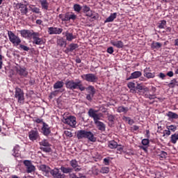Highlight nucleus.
<instances>
[{
	"instance_id": "9d476101",
	"label": "nucleus",
	"mask_w": 178,
	"mask_h": 178,
	"mask_svg": "<svg viewBox=\"0 0 178 178\" xmlns=\"http://www.w3.org/2000/svg\"><path fill=\"white\" fill-rule=\"evenodd\" d=\"M29 138L31 141H35V140H38L40 138V133H38V129L35 128L29 132Z\"/></svg>"
},
{
	"instance_id": "dca6fc26",
	"label": "nucleus",
	"mask_w": 178,
	"mask_h": 178,
	"mask_svg": "<svg viewBox=\"0 0 178 178\" xmlns=\"http://www.w3.org/2000/svg\"><path fill=\"white\" fill-rule=\"evenodd\" d=\"M42 131L44 136H49V134H51V128L47 123L43 122V125L42 127Z\"/></svg>"
},
{
	"instance_id": "c9c22d12",
	"label": "nucleus",
	"mask_w": 178,
	"mask_h": 178,
	"mask_svg": "<svg viewBox=\"0 0 178 178\" xmlns=\"http://www.w3.org/2000/svg\"><path fill=\"white\" fill-rule=\"evenodd\" d=\"M162 47V44L160 42H153L152 43V49H159V48Z\"/></svg>"
},
{
	"instance_id": "338daca9",
	"label": "nucleus",
	"mask_w": 178,
	"mask_h": 178,
	"mask_svg": "<svg viewBox=\"0 0 178 178\" xmlns=\"http://www.w3.org/2000/svg\"><path fill=\"white\" fill-rule=\"evenodd\" d=\"M35 122H36V123H44V122H42V119H41V118H37L35 120Z\"/></svg>"
},
{
	"instance_id": "774afa93",
	"label": "nucleus",
	"mask_w": 178,
	"mask_h": 178,
	"mask_svg": "<svg viewBox=\"0 0 178 178\" xmlns=\"http://www.w3.org/2000/svg\"><path fill=\"white\" fill-rule=\"evenodd\" d=\"M156 97H155V95H149V99H155Z\"/></svg>"
},
{
	"instance_id": "7c9ffc66",
	"label": "nucleus",
	"mask_w": 178,
	"mask_h": 178,
	"mask_svg": "<svg viewBox=\"0 0 178 178\" xmlns=\"http://www.w3.org/2000/svg\"><path fill=\"white\" fill-rule=\"evenodd\" d=\"M57 45H58L59 47H66L67 43H66V40H65V39H63V38L57 39Z\"/></svg>"
},
{
	"instance_id": "e433bc0d",
	"label": "nucleus",
	"mask_w": 178,
	"mask_h": 178,
	"mask_svg": "<svg viewBox=\"0 0 178 178\" xmlns=\"http://www.w3.org/2000/svg\"><path fill=\"white\" fill-rule=\"evenodd\" d=\"M178 140V134H174L171 136V143L172 144H176Z\"/></svg>"
},
{
	"instance_id": "052dcab7",
	"label": "nucleus",
	"mask_w": 178,
	"mask_h": 178,
	"mask_svg": "<svg viewBox=\"0 0 178 178\" xmlns=\"http://www.w3.org/2000/svg\"><path fill=\"white\" fill-rule=\"evenodd\" d=\"M159 77L160 79H162V80H163V79H165V77H166V75H165V74L161 72L159 74Z\"/></svg>"
},
{
	"instance_id": "4d7b16f0",
	"label": "nucleus",
	"mask_w": 178,
	"mask_h": 178,
	"mask_svg": "<svg viewBox=\"0 0 178 178\" xmlns=\"http://www.w3.org/2000/svg\"><path fill=\"white\" fill-rule=\"evenodd\" d=\"M32 12L33 13H40V8H37V7H33V9H32Z\"/></svg>"
},
{
	"instance_id": "b1692460",
	"label": "nucleus",
	"mask_w": 178,
	"mask_h": 178,
	"mask_svg": "<svg viewBox=\"0 0 178 178\" xmlns=\"http://www.w3.org/2000/svg\"><path fill=\"white\" fill-rule=\"evenodd\" d=\"M40 3L42 6V9H44V10H48L49 3H48L47 0H40Z\"/></svg>"
},
{
	"instance_id": "7ed1b4c3",
	"label": "nucleus",
	"mask_w": 178,
	"mask_h": 178,
	"mask_svg": "<svg viewBox=\"0 0 178 178\" xmlns=\"http://www.w3.org/2000/svg\"><path fill=\"white\" fill-rule=\"evenodd\" d=\"M66 88L69 90H80V91H84L86 90V87L83 86V83L81 80L76 79L70 80L65 83Z\"/></svg>"
},
{
	"instance_id": "393cba45",
	"label": "nucleus",
	"mask_w": 178,
	"mask_h": 178,
	"mask_svg": "<svg viewBox=\"0 0 178 178\" xmlns=\"http://www.w3.org/2000/svg\"><path fill=\"white\" fill-rule=\"evenodd\" d=\"M13 151V156H15L17 158L20 156V146L19 145H16L14 147Z\"/></svg>"
},
{
	"instance_id": "0eeeda50",
	"label": "nucleus",
	"mask_w": 178,
	"mask_h": 178,
	"mask_svg": "<svg viewBox=\"0 0 178 178\" xmlns=\"http://www.w3.org/2000/svg\"><path fill=\"white\" fill-rule=\"evenodd\" d=\"M15 97L17 98L19 104H24V92L20 88H15Z\"/></svg>"
},
{
	"instance_id": "72a5a7b5",
	"label": "nucleus",
	"mask_w": 178,
	"mask_h": 178,
	"mask_svg": "<svg viewBox=\"0 0 178 178\" xmlns=\"http://www.w3.org/2000/svg\"><path fill=\"white\" fill-rule=\"evenodd\" d=\"M108 147L111 149H113L115 148H118V143L115 142V140L108 142Z\"/></svg>"
},
{
	"instance_id": "09e8293b",
	"label": "nucleus",
	"mask_w": 178,
	"mask_h": 178,
	"mask_svg": "<svg viewBox=\"0 0 178 178\" xmlns=\"http://www.w3.org/2000/svg\"><path fill=\"white\" fill-rule=\"evenodd\" d=\"M91 10V9L90 8V7L87 6H83V13L87 14L88 11Z\"/></svg>"
},
{
	"instance_id": "f257e3e1",
	"label": "nucleus",
	"mask_w": 178,
	"mask_h": 178,
	"mask_svg": "<svg viewBox=\"0 0 178 178\" xmlns=\"http://www.w3.org/2000/svg\"><path fill=\"white\" fill-rule=\"evenodd\" d=\"M88 115L89 118H91L94 120V123L96 125L98 130L100 131H105V129H106V125L99 120L104 116V114L102 113H99L98 110H95L93 108H90Z\"/></svg>"
},
{
	"instance_id": "864d4df0",
	"label": "nucleus",
	"mask_w": 178,
	"mask_h": 178,
	"mask_svg": "<svg viewBox=\"0 0 178 178\" xmlns=\"http://www.w3.org/2000/svg\"><path fill=\"white\" fill-rule=\"evenodd\" d=\"M143 145H148L149 144V140L145 138L142 140Z\"/></svg>"
},
{
	"instance_id": "f3484780",
	"label": "nucleus",
	"mask_w": 178,
	"mask_h": 178,
	"mask_svg": "<svg viewBox=\"0 0 178 178\" xmlns=\"http://www.w3.org/2000/svg\"><path fill=\"white\" fill-rule=\"evenodd\" d=\"M63 35H65L67 41L72 42L73 40L76 39V35H73V33H70L69 31H67L63 33Z\"/></svg>"
},
{
	"instance_id": "20e7f679",
	"label": "nucleus",
	"mask_w": 178,
	"mask_h": 178,
	"mask_svg": "<svg viewBox=\"0 0 178 178\" xmlns=\"http://www.w3.org/2000/svg\"><path fill=\"white\" fill-rule=\"evenodd\" d=\"M8 36L10 42H12L13 45H16V47H17V45H20L22 40H20L19 36L16 35L13 32H12V31H8Z\"/></svg>"
},
{
	"instance_id": "bf43d9fd",
	"label": "nucleus",
	"mask_w": 178,
	"mask_h": 178,
	"mask_svg": "<svg viewBox=\"0 0 178 178\" xmlns=\"http://www.w3.org/2000/svg\"><path fill=\"white\" fill-rule=\"evenodd\" d=\"M108 54H113V47H110L107 49Z\"/></svg>"
},
{
	"instance_id": "ddd939ff",
	"label": "nucleus",
	"mask_w": 178,
	"mask_h": 178,
	"mask_svg": "<svg viewBox=\"0 0 178 178\" xmlns=\"http://www.w3.org/2000/svg\"><path fill=\"white\" fill-rule=\"evenodd\" d=\"M63 32V29L62 28H58V27L48 28V33L50 35H52L54 34L55 35L62 34Z\"/></svg>"
},
{
	"instance_id": "6e6d98bb",
	"label": "nucleus",
	"mask_w": 178,
	"mask_h": 178,
	"mask_svg": "<svg viewBox=\"0 0 178 178\" xmlns=\"http://www.w3.org/2000/svg\"><path fill=\"white\" fill-rule=\"evenodd\" d=\"M58 95V90H55L50 94V98H54V97H56Z\"/></svg>"
},
{
	"instance_id": "79ce46f5",
	"label": "nucleus",
	"mask_w": 178,
	"mask_h": 178,
	"mask_svg": "<svg viewBox=\"0 0 178 178\" xmlns=\"http://www.w3.org/2000/svg\"><path fill=\"white\" fill-rule=\"evenodd\" d=\"M19 48L23 51H26V52H29L30 51V47L24 44H19Z\"/></svg>"
},
{
	"instance_id": "a211bd4d",
	"label": "nucleus",
	"mask_w": 178,
	"mask_h": 178,
	"mask_svg": "<svg viewBox=\"0 0 178 178\" xmlns=\"http://www.w3.org/2000/svg\"><path fill=\"white\" fill-rule=\"evenodd\" d=\"M111 44H113V47L119 49L123 48V47H124V44H123V42H122V40H111Z\"/></svg>"
},
{
	"instance_id": "0e129e2a",
	"label": "nucleus",
	"mask_w": 178,
	"mask_h": 178,
	"mask_svg": "<svg viewBox=\"0 0 178 178\" xmlns=\"http://www.w3.org/2000/svg\"><path fill=\"white\" fill-rule=\"evenodd\" d=\"M70 178H79V177H77L75 173H71L70 174Z\"/></svg>"
},
{
	"instance_id": "412c9836",
	"label": "nucleus",
	"mask_w": 178,
	"mask_h": 178,
	"mask_svg": "<svg viewBox=\"0 0 178 178\" xmlns=\"http://www.w3.org/2000/svg\"><path fill=\"white\" fill-rule=\"evenodd\" d=\"M86 16L91 17L93 20H97V19H98V14L91 10L87 13Z\"/></svg>"
},
{
	"instance_id": "5701e85b",
	"label": "nucleus",
	"mask_w": 178,
	"mask_h": 178,
	"mask_svg": "<svg viewBox=\"0 0 178 178\" xmlns=\"http://www.w3.org/2000/svg\"><path fill=\"white\" fill-rule=\"evenodd\" d=\"M63 86H65V83L63 81H58L54 84L53 87L54 90H59L60 88H63Z\"/></svg>"
},
{
	"instance_id": "4468645a",
	"label": "nucleus",
	"mask_w": 178,
	"mask_h": 178,
	"mask_svg": "<svg viewBox=\"0 0 178 178\" xmlns=\"http://www.w3.org/2000/svg\"><path fill=\"white\" fill-rule=\"evenodd\" d=\"M70 165L75 170V172H80L81 166L79 165V162L76 159H72L70 161Z\"/></svg>"
},
{
	"instance_id": "f03ea898",
	"label": "nucleus",
	"mask_w": 178,
	"mask_h": 178,
	"mask_svg": "<svg viewBox=\"0 0 178 178\" xmlns=\"http://www.w3.org/2000/svg\"><path fill=\"white\" fill-rule=\"evenodd\" d=\"M76 137L78 140H83V138H87L89 141H91L92 143H95V141H97V138L94 136V134H92V132L83 129L76 131Z\"/></svg>"
},
{
	"instance_id": "bb28decb",
	"label": "nucleus",
	"mask_w": 178,
	"mask_h": 178,
	"mask_svg": "<svg viewBox=\"0 0 178 178\" xmlns=\"http://www.w3.org/2000/svg\"><path fill=\"white\" fill-rule=\"evenodd\" d=\"M69 49H67L66 51H67L68 52H73L75 49H77V48H79V44H74V43H71L69 45Z\"/></svg>"
},
{
	"instance_id": "c03bdc74",
	"label": "nucleus",
	"mask_w": 178,
	"mask_h": 178,
	"mask_svg": "<svg viewBox=\"0 0 178 178\" xmlns=\"http://www.w3.org/2000/svg\"><path fill=\"white\" fill-rule=\"evenodd\" d=\"M168 130H170L171 131H176L177 130V127L175 125H170L167 127Z\"/></svg>"
},
{
	"instance_id": "58836bf2",
	"label": "nucleus",
	"mask_w": 178,
	"mask_h": 178,
	"mask_svg": "<svg viewBox=\"0 0 178 178\" xmlns=\"http://www.w3.org/2000/svg\"><path fill=\"white\" fill-rule=\"evenodd\" d=\"M178 84V81L176 79H172L170 83H169V87L171 88H175L176 86Z\"/></svg>"
},
{
	"instance_id": "8fccbe9b",
	"label": "nucleus",
	"mask_w": 178,
	"mask_h": 178,
	"mask_svg": "<svg viewBox=\"0 0 178 178\" xmlns=\"http://www.w3.org/2000/svg\"><path fill=\"white\" fill-rule=\"evenodd\" d=\"M128 88H136V83L134 82H129L127 84Z\"/></svg>"
},
{
	"instance_id": "423d86ee",
	"label": "nucleus",
	"mask_w": 178,
	"mask_h": 178,
	"mask_svg": "<svg viewBox=\"0 0 178 178\" xmlns=\"http://www.w3.org/2000/svg\"><path fill=\"white\" fill-rule=\"evenodd\" d=\"M81 77L83 80L88 83H97V81H98V77L92 73L83 74Z\"/></svg>"
},
{
	"instance_id": "6e6552de",
	"label": "nucleus",
	"mask_w": 178,
	"mask_h": 178,
	"mask_svg": "<svg viewBox=\"0 0 178 178\" xmlns=\"http://www.w3.org/2000/svg\"><path fill=\"white\" fill-rule=\"evenodd\" d=\"M23 163L25 166L26 173H33L35 172V166L33 165V163L30 160H24Z\"/></svg>"
},
{
	"instance_id": "a878e982",
	"label": "nucleus",
	"mask_w": 178,
	"mask_h": 178,
	"mask_svg": "<svg viewBox=\"0 0 178 178\" xmlns=\"http://www.w3.org/2000/svg\"><path fill=\"white\" fill-rule=\"evenodd\" d=\"M117 111L118 113H127V112H129V107L120 106L118 107Z\"/></svg>"
},
{
	"instance_id": "ea45409f",
	"label": "nucleus",
	"mask_w": 178,
	"mask_h": 178,
	"mask_svg": "<svg viewBox=\"0 0 178 178\" xmlns=\"http://www.w3.org/2000/svg\"><path fill=\"white\" fill-rule=\"evenodd\" d=\"M165 26H166V20H161L158 24L159 29H165Z\"/></svg>"
},
{
	"instance_id": "4c0bfd02",
	"label": "nucleus",
	"mask_w": 178,
	"mask_h": 178,
	"mask_svg": "<svg viewBox=\"0 0 178 178\" xmlns=\"http://www.w3.org/2000/svg\"><path fill=\"white\" fill-rule=\"evenodd\" d=\"M40 145H42V147H51V145L48 142L47 139H44L39 143Z\"/></svg>"
},
{
	"instance_id": "6ab92c4d",
	"label": "nucleus",
	"mask_w": 178,
	"mask_h": 178,
	"mask_svg": "<svg viewBox=\"0 0 178 178\" xmlns=\"http://www.w3.org/2000/svg\"><path fill=\"white\" fill-rule=\"evenodd\" d=\"M40 170H42V172H44V173H45V175H49V173H51V168H49V166H47V165H41L40 166Z\"/></svg>"
},
{
	"instance_id": "cd10ccee",
	"label": "nucleus",
	"mask_w": 178,
	"mask_h": 178,
	"mask_svg": "<svg viewBox=\"0 0 178 178\" xmlns=\"http://www.w3.org/2000/svg\"><path fill=\"white\" fill-rule=\"evenodd\" d=\"M60 170H61V172H63V173H65L66 175H67V173H72L73 172V168H66L64 166H61Z\"/></svg>"
},
{
	"instance_id": "39448f33",
	"label": "nucleus",
	"mask_w": 178,
	"mask_h": 178,
	"mask_svg": "<svg viewBox=\"0 0 178 178\" xmlns=\"http://www.w3.org/2000/svg\"><path fill=\"white\" fill-rule=\"evenodd\" d=\"M33 44H35V45H44L45 44V40L42 38H40V33L38 32H33Z\"/></svg>"
},
{
	"instance_id": "aec40b11",
	"label": "nucleus",
	"mask_w": 178,
	"mask_h": 178,
	"mask_svg": "<svg viewBox=\"0 0 178 178\" xmlns=\"http://www.w3.org/2000/svg\"><path fill=\"white\" fill-rule=\"evenodd\" d=\"M143 74L140 71H135L131 73V76L127 79V80H131L133 79H138V77H141Z\"/></svg>"
},
{
	"instance_id": "3c124183",
	"label": "nucleus",
	"mask_w": 178,
	"mask_h": 178,
	"mask_svg": "<svg viewBox=\"0 0 178 178\" xmlns=\"http://www.w3.org/2000/svg\"><path fill=\"white\" fill-rule=\"evenodd\" d=\"M77 19V15H76L74 13H72V14H70V20H76Z\"/></svg>"
},
{
	"instance_id": "a19ab883",
	"label": "nucleus",
	"mask_w": 178,
	"mask_h": 178,
	"mask_svg": "<svg viewBox=\"0 0 178 178\" xmlns=\"http://www.w3.org/2000/svg\"><path fill=\"white\" fill-rule=\"evenodd\" d=\"M124 120H125V122H128L130 126H132V124H134V120H131L130 117H124Z\"/></svg>"
},
{
	"instance_id": "13d9d810",
	"label": "nucleus",
	"mask_w": 178,
	"mask_h": 178,
	"mask_svg": "<svg viewBox=\"0 0 178 178\" xmlns=\"http://www.w3.org/2000/svg\"><path fill=\"white\" fill-rule=\"evenodd\" d=\"M165 136H170V131L169 129L164 131L163 137H165Z\"/></svg>"
},
{
	"instance_id": "9b49d317",
	"label": "nucleus",
	"mask_w": 178,
	"mask_h": 178,
	"mask_svg": "<svg viewBox=\"0 0 178 178\" xmlns=\"http://www.w3.org/2000/svg\"><path fill=\"white\" fill-rule=\"evenodd\" d=\"M50 174L53 178H66V175L65 174H62L58 168H54L51 170L50 171Z\"/></svg>"
},
{
	"instance_id": "e2e57ef3",
	"label": "nucleus",
	"mask_w": 178,
	"mask_h": 178,
	"mask_svg": "<svg viewBox=\"0 0 178 178\" xmlns=\"http://www.w3.org/2000/svg\"><path fill=\"white\" fill-rule=\"evenodd\" d=\"M167 155H168V153H166V152H163V151L161 152V158H166Z\"/></svg>"
},
{
	"instance_id": "f704fd0d",
	"label": "nucleus",
	"mask_w": 178,
	"mask_h": 178,
	"mask_svg": "<svg viewBox=\"0 0 178 178\" xmlns=\"http://www.w3.org/2000/svg\"><path fill=\"white\" fill-rule=\"evenodd\" d=\"M144 76L147 77V79H154L155 77V73L152 72H147L145 70L144 71Z\"/></svg>"
},
{
	"instance_id": "2eb2a0df",
	"label": "nucleus",
	"mask_w": 178,
	"mask_h": 178,
	"mask_svg": "<svg viewBox=\"0 0 178 178\" xmlns=\"http://www.w3.org/2000/svg\"><path fill=\"white\" fill-rule=\"evenodd\" d=\"M22 37L24 38H30V37H33V33H34L33 31H30V30H21L19 31Z\"/></svg>"
},
{
	"instance_id": "4be33fe9",
	"label": "nucleus",
	"mask_w": 178,
	"mask_h": 178,
	"mask_svg": "<svg viewBox=\"0 0 178 178\" xmlns=\"http://www.w3.org/2000/svg\"><path fill=\"white\" fill-rule=\"evenodd\" d=\"M19 9L22 15H27L29 13V8H27V6L24 4H19Z\"/></svg>"
},
{
	"instance_id": "c756f323",
	"label": "nucleus",
	"mask_w": 178,
	"mask_h": 178,
	"mask_svg": "<svg viewBox=\"0 0 178 178\" xmlns=\"http://www.w3.org/2000/svg\"><path fill=\"white\" fill-rule=\"evenodd\" d=\"M117 13H114L113 14H111L108 17H107L105 20V23H110L111 22H113V20H115V18L117 16Z\"/></svg>"
},
{
	"instance_id": "680f3d73",
	"label": "nucleus",
	"mask_w": 178,
	"mask_h": 178,
	"mask_svg": "<svg viewBox=\"0 0 178 178\" xmlns=\"http://www.w3.org/2000/svg\"><path fill=\"white\" fill-rule=\"evenodd\" d=\"M144 88V86H141V84L138 83L136 86V90H143Z\"/></svg>"
},
{
	"instance_id": "2f4dec72",
	"label": "nucleus",
	"mask_w": 178,
	"mask_h": 178,
	"mask_svg": "<svg viewBox=\"0 0 178 178\" xmlns=\"http://www.w3.org/2000/svg\"><path fill=\"white\" fill-rule=\"evenodd\" d=\"M73 9L76 13H80L81 12V9H83V7L80 4H74Z\"/></svg>"
},
{
	"instance_id": "473e14b6",
	"label": "nucleus",
	"mask_w": 178,
	"mask_h": 178,
	"mask_svg": "<svg viewBox=\"0 0 178 178\" xmlns=\"http://www.w3.org/2000/svg\"><path fill=\"white\" fill-rule=\"evenodd\" d=\"M85 90H86L89 94L95 95V88H94V86H89L86 88H85Z\"/></svg>"
},
{
	"instance_id": "de8ad7c7",
	"label": "nucleus",
	"mask_w": 178,
	"mask_h": 178,
	"mask_svg": "<svg viewBox=\"0 0 178 178\" xmlns=\"http://www.w3.org/2000/svg\"><path fill=\"white\" fill-rule=\"evenodd\" d=\"M64 134H65V135L67 137H70V138L73 137V134H72V131H68V130L65 131H64Z\"/></svg>"
},
{
	"instance_id": "5fc2aeb1",
	"label": "nucleus",
	"mask_w": 178,
	"mask_h": 178,
	"mask_svg": "<svg viewBox=\"0 0 178 178\" xmlns=\"http://www.w3.org/2000/svg\"><path fill=\"white\" fill-rule=\"evenodd\" d=\"M92 98H94V95L88 94L86 95V99H88V101H92Z\"/></svg>"
},
{
	"instance_id": "603ef678",
	"label": "nucleus",
	"mask_w": 178,
	"mask_h": 178,
	"mask_svg": "<svg viewBox=\"0 0 178 178\" xmlns=\"http://www.w3.org/2000/svg\"><path fill=\"white\" fill-rule=\"evenodd\" d=\"M108 120L109 122H115V116L110 114L108 115Z\"/></svg>"
},
{
	"instance_id": "f8f14e48",
	"label": "nucleus",
	"mask_w": 178,
	"mask_h": 178,
	"mask_svg": "<svg viewBox=\"0 0 178 178\" xmlns=\"http://www.w3.org/2000/svg\"><path fill=\"white\" fill-rule=\"evenodd\" d=\"M15 70L21 77H27L29 75V72H27V70L25 67H22L20 66L15 67Z\"/></svg>"
},
{
	"instance_id": "a18cd8bd",
	"label": "nucleus",
	"mask_w": 178,
	"mask_h": 178,
	"mask_svg": "<svg viewBox=\"0 0 178 178\" xmlns=\"http://www.w3.org/2000/svg\"><path fill=\"white\" fill-rule=\"evenodd\" d=\"M70 14L69 13L65 14L64 17L63 18V22H70Z\"/></svg>"
},
{
	"instance_id": "69168bd1",
	"label": "nucleus",
	"mask_w": 178,
	"mask_h": 178,
	"mask_svg": "<svg viewBox=\"0 0 178 178\" xmlns=\"http://www.w3.org/2000/svg\"><path fill=\"white\" fill-rule=\"evenodd\" d=\"M167 76H168V77H173V72L172 71L168 72Z\"/></svg>"
},
{
	"instance_id": "37998d69",
	"label": "nucleus",
	"mask_w": 178,
	"mask_h": 178,
	"mask_svg": "<svg viewBox=\"0 0 178 178\" xmlns=\"http://www.w3.org/2000/svg\"><path fill=\"white\" fill-rule=\"evenodd\" d=\"M100 173H109V168L108 167H103L102 168V169L100 170Z\"/></svg>"
},
{
	"instance_id": "49530a36",
	"label": "nucleus",
	"mask_w": 178,
	"mask_h": 178,
	"mask_svg": "<svg viewBox=\"0 0 178 178\" xmlns=\"http://www.w3.org/2000/svg\"><path fill=\"white\" fill-rule=\"evenodd\" d=\"M40 149L42 151H43L44 152H51V147H49H49H41Z\"/></svg>"
},
{
	"instance_id": "c85d7f7f",
	"label": "nucleus",
	"mask_w": 178,
	"mask_h": 178,
	"mask_svg": "<svg viewBox=\"0 0 178 178\" xmlns=\"http://www.w3.org/2000/svg\"><path fill=\"white\" fill-rule=\"evenodd\" d=\"M166 116L169 118V119H178V115L176 113L168 111L166 114Z\"/></svg>"
},
{
	"instance_id": "1a4fd4ad",
	"label": "nucleus",
	"mask_w": 178,
	"mask_h": 178,
	"mask_svg": "<svg viewBox=\"0 0 178 178\" xmlns=\"http://www.w3.org/2000/svg\"><path fill=\"white\" fill-rule=\"evenodd\" d=\"M62 122L65 123V124H68L71 127H76V124L77 122L76 121V117L74 116H69L67 118H64L62 120Z\"/></svg>"
}]
</instances>
